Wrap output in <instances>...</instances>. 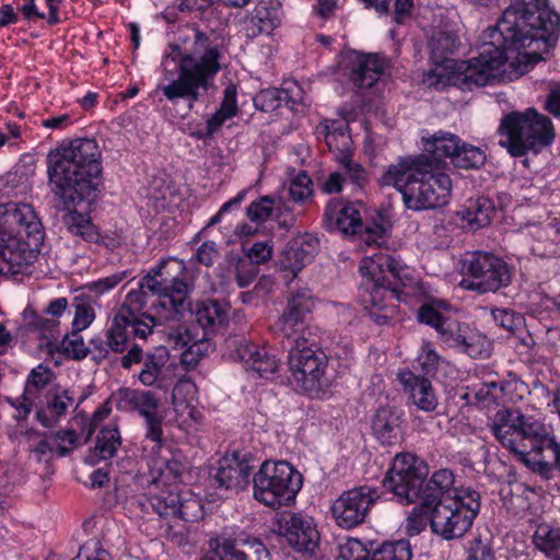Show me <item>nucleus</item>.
<instances>
[{
  "label": "nucleus",
  "instance_id": "40",
  "mask_svg": "<svg viewBox=\"0 0 560 560\" xmlns=\"http://www.w3.org/2000/svg\"><path fill=\"white\" fill-rule=\"evenodd\" d=\"M170 355L165 348L145 353L143 366L138 374L139 382L144 386H154L164 380L163 370Z\"/></svg>",
  "mask_w": 560,
  "mask_h": 560
},
{
  "label": "nucleus",
  "instance_id": "10",
  "mask_svg": "<svg viewBox=\"0 0 560 560\" xmlns=\"http://www.w3.org/2000/svg\"><path fill=\"white\" fill-rule=\"evenodd\" d=\"M452 63H454V70L448 74L439 72L438 69L430 70L424 75V82L435 89L452 85L462 91L482 88L490 82V55L486 50L479 57ZM445 68H448V65H445Z\"/></svg>",
  "mask_w": 560,
  "mask_h": 560
},
{
  "label": "nucleus",
  "instance_id": "32",
  "mask_svg": "<svg viewBox=\"0 0 560 560\" xmlns=\"http://www.w3.org/2000/svg\"><path fill=\"white\" fill-rule=\"evenodd\" d=\"M318 246V238L306 235L300 241L289 244L281 254L279 266L283 271L290 272L291 279L301 271L313 258Z\"/></svg>",
  "mask_w": 560,
  "mask_h": 560
},
{
  "label": "nucleus",
  "instance_id": "52",
  "mask_svg": "<svg viewBox=\"0 0 560 560\" xmlns=\"http://www.w3.org/2000/svg\"><path fill=\"white\" fill-rule=\"evenodd\" d=\"M433 508L424 506L423 503L416 505L407 517L406 530L409 536L419 535L430 524Z\"/></svg>",
  "mask_w": 560,
  "mask_h": 560
},
{
  "label": "nucleus",
  "instance_id": "56",
  "mask_svg": "<svg viewBox=\"0 0 560 560\" xmlns=\"http://www.w3.org/2000/svg\"><path fill=\"white\" fill-rule=\"evenodd\" d=\"M145 420V439L154 442L153 451L160 450L164 443L163 438V416L159 409L143 417Z\"/></svg>",
  "mask_w": 560,
  "mask_h": 560
},
{
  "label": "nucleus",
  "instance_id": "8",
  "mask_svg": "<svg viewBox=\"0 0 560 560\" xmlns=\"http://www.w3.org/2000/svg\"><path fill=\"white\" fill-rule=\"evenodd\" d=\"M429 475V466L417 455L408 452L396 454L387 470L383 486L404 504L418 501L421 486Z\"/></svg>",
  "mask_w": 560,
  "mask_h": 560
},
{
  "label": "nucleus",
  "instance_id": "13",
  "mask_svg": "<svg viewBox=\"0 0 560 560\" xmlns=\"http://www.w3.org/2000/svg\"><path fill=\"white\" fill-rule=\"evenodd\" d=\"M412 290L411 287L388 285L385 282L364 278L360 289V302L368 311L371 320L383 326L389 324L397 315V305L394 302L406 301Z\"/></svg>",
  "mask_w": 560,
  "mask_h": 560
},
{
  "label": "nucleus",
  "instance_id": "2",
  "mask_svg": "<svg viewBox=\"0 0 560 560\" xmlns=\"http://www.w3.org/2000/svg\"><path fill=\"white\" fill-rule=\"evenodd\" d=\"M492 433L533 472L549 480L560 472V443L550 427L517 408L503 407L495 412Z\"/></svg>",
  "mask_w": 560,
  "mask_h": 560
},
{
  "label": "nucleus",
  "instance_id": "28",
  "mask_svg": "<svg viewBox=\"0 0 560 560\" xmlns=\"http://www.w3.org/2000/svg\"><path fill=\"white\" fill-rule=\"evenodd\" d=\"M229 308L230 305L224 301L205 299L191 303L189 299L186 311H190L206 334H214L228 324Z\"/></svg>",
  "mask_w": 560,
  "mask_h": 560
},
{
  "label": "nucleus",
  "instance_id": "49",
  "mask_svg": "<svg viewBox=\"0 0 560 560\" xmlns=\"http://www.w3.org/2000/svg\"><path fill=\"white\" fill-rule=\"evenodd\" d=\"M203 515L205 512L201 500L198 497L188 494L187 497L180 498L174 522L195 523L201 520Z\"/></svg>",
  "mask_w": 560,
  "mask_h": 560
},
{
  "label": "nucleus",
  "instance_id": "22",
  "mask_svg": "<svg viewBox=\"0 0 560 560\" xmlns=\"http://www.w3.org/2000/svg\"><path fill=\"white\" fill-rule=\"evenodd\" d=\"M233 353L231 357L243 363L244 369L260 377H267L279 369V361L265 347H260L246 339L233 341Z\"/></svg>",
  "mask_w": 560,
  "mask_h": 560
},
{
  "label": "nucleus",
  "instance_id": "30",
  "mask_svg": "<svg viewBox=\"0 0 560 560\" xmlns=\"http://www.w3.org/2000/svg\"><path fill=\"white\" fill-rule=\"evenodd\" d=\"M490 270V253L477 250L467 254L462 260L463 279L459 285L463 289L476 291L480 294L490 289V282L485 280L486 272Z\"/></svg>",
  "mask_w": 560,
  "mask_h": 560
},
{
  "label": "nucleus",
  "instance_id": "42",
  "mask_svg": "<svg viewBox=\"0 0 560 560\" xmlns=\"http://www.w3.org/2000/svg\"><path fill=\"white\" fill-rule=\"evenodd\" d=\"M60 203L62 205V209L68 211L63 215L62 221L70 233L81 236L88 242H92L97 238L94 224L85 214L77 211L75 209L82 202H79L75 206L69 208H66L61 201Z\"/></svg>",
  "mask_w": 560,
  "mask_h": 560
},
{
  "label": "nucleus",
  "instance_id": "62",
  "mask_svg": "<svg viewBox=\"0 0 560 560\" xmlns=\"http://www.w3.org/2000/svg\"><path fill=\"white\" fill-rule=\"evenodd\" d=\"M168 48L170 51L165 54L162 67L164 72V80H167L170 81L168 83H172L173 81L177 80L174 78V73L175 71L179 73L180 60L185 54L182 52L178 45H170Z\"/></svg>",
  "mask_w": 560,
  "mask_h": 560
},
{
  "label": "nucleus",
  "instance_id": "27",
  "mask_svg": "<svg viewBox=\"0 0 560 560\" xmlns=\"http://www.w3.org/2000/svg\"><path fill=\"white\" fill-rule=\"evenodd\" d=\"M277 0H259L255 9L243 21V30L248 38L262 34L270 35L281 25Z\"/></svg>",
  "mask_w": 560,
  "mask_h": 560
},
{
  "label": "nucleus",
  "instance_id": "6",
  "mask_svg": "<svg viewBox=\"0 0 560 560\" xmlns=\"http://www.w3.org/2000/svg\"><path fill=\"white\" fill-rule=\"evenodd\" d=\"M288 364L291 372V383L298 390L318 394L331 383L328 375L329 359L316 346L313 334L303 339H291L288 342Z\"/></svg>",
  "mask_w": 560,
  "mask_h": 560
},
{
  "label": "nucleus",
  "instance_id": "16",
  "mask_svg": "<svg viewBox=\"0 0 560 560\" xmlns=\"http://www.w3.org/2000/svg\"><path fill=\"white\" fill-rule=\"evenodd\" d=\"M168 298L159 289H150L145 283V276L139 281L138 288L129 291L119 308H127L126 313L133 318V313L151 314L162 319L182 318L183 310L168 303Z\"/></svg>",
  "mask_w": 560,
  "mask_h": 560
},
{
  "label": "nucleus",
  "instance_id": "45",
  "mask_svg": "<svg viewBox=\"0 0 560 560\" xmlns=\"http://www.w3.org/2000/svg\"><path fill=\"white\" fill-rule=\"evenodd\" d=\"M236 90L234 86H228L224 91V98L220 107L207 120L206 126L213 136L223 124L237 115Z\"/></svg>",
  "mask_w": 560,
  "mask_h": 560
},
{
  "label": "nucleus",
  "instance_id": "36",
  "mask_svg": "<svg viewBox=\"0 0 560 560\" xmlns=\"http://www.w3.org/2000/svg\"><path fill=\"white\" fill-rule=\"evenodd\" d=\"M23 317L27 330L43 341L40 346L51 348L58 341L60 326L58 319L44 317L31 308L23 312Z\"/></svg>",
  "mask_w": 560,
  "mask_h": 560
},
{
  "label": "nucleus",
  "instance_id": "18",
  "mask_svg": "<svg viewBox=\"0 0 560 560\" xmlns=\"http://www.w3.org/2000/svg\"><path fill=\"white\" fill-rule=\"evenodd\" d=\"M417 319L421 324L433 327L450 347L464 346L466 353L470 357L481 353L482 345H479V341L476 345L469 342L462 331L459 322L442 314L434 306L427 303L421 305L417 312Z\"/></svg>",
  "mask_w": 560,
  "mask_h": 560
},
{
  "label": "nucleus",
  "instance_id": "17",
  "mask_svg": "<svg viewBox=\"0 0 560 560\" xmlns=\"http://www.w3.org/2000/svg\"><path fill=\"white\" fill-rule=\"evenodd\" d=\"M279 534L296 552L314 555L320 535L314 520L296 512H285L279 521Z\"/></svg>",
  "mask_w": 560,
  "mask_h": 560
},
{
  "label": "nucleus",
  "instance_id": "58",
  "mask_svg": "<svg viewBox=\"0 0 560 560\" xmlns=\"http://www.w3.org/2000/svg\"><path fill=\"white\" fill-rule=\"evenodd\" d=\"M52 378V372L49 368L42 364L34 368L26 381L25 393L33 394L45 388Z\"/></svg>",
  "mask_w": 560,
  "mask_h": 560
},
{
  "label": "nucleus",
  "instance_id": "20",
  "mask_svg": "<svg viewBox=\"0 0 560 560\" xmlns=\"http://www.w3.org/2000/svg\"><path fill=\"white\" fill-rule=\"evenodd\" d=\"M254 467L245 455L234 452L225 455L218 463L213 480L218 488L241 491L248 487L253 478Z\"/></svg>",
  "mask_w": 560,
  "mask_h": 560
},
{
  "label": "nucleus",
  "instance_id": "11",
  "mask_svg": "<svg viewBox=\"0 0 560 560\" xmlns=\"http://www.w3.org/2000/svg\"><path fill=\"white\" fill-rule=\"evenodd\" d=\"M470 502H464V498L442 501L434 505L430 520L433 533L444 539L462 537L471 526L479 508V502L474 499L476 491H467Z\"/></svg>",
  "mask_w": 560,
  "mask_h": 560
},
{
  "label": "nucleus",
  "instance_id": "34",
  "mask_svg": "<svg viewBox=\"0 0 560 560\" xmlns=\"http://www.w3.org/2000/svg\"><path fill=\"white\" fill-rule=\"evenodd\" d=\"M459 147L460 140L457 136L440 131L433 135L432 139L427 140L424 153L420 155L431 160L432 164L429 167L440 170L444 158H450L451 162L454 161Z\"/></svg>",
  "mask_w": 560,
  "mask_h": 560
},
{
  "label": "nucleus",
  "instance_id": "51",
  "mask_svg": "<svg viewBox=\"0 0 560 560\" xmlns=\"http://www.w3.org/2000/svg\"><path fill=\"white\" fill-rule=\"evenodd\" d=\"M485 161L486 154L479 148L469 144H460L452 164L456 167L468 170L479 167Z\"/></svg>",
  "mask_w": 560,
  "mask_h": 560
},
{
  "label": "nucleus",
  "instance_id": "41",
  "mask_svg": "<svg viewBox=\"0 0 560 560\" xmlns=\"http://www.w3.org/2000/svg\"><path fill=\"white\" fill-rule=\"evenodd\" d=\"M254 104L257 109L265 113L273 112L281 106L294 110L298 100L293 96L292 91L288 89L270 88L258 92L254 97Z\"/></svg>",
  "mask_w": 560,
  "mask_h": 560
},
{
  "label": "nucleus",
  "instance_id": "39",
  "mask_svg": "<svg viewBox=\"0 0 560 560\" xmlns=\"http://www.w3.org/2000/svg\"><path fill=\"white\" fill-rule=\"evenodd\" d=\"M120 444L121 438L117 425H105L97 433L95 446L86 457V462L94 465L102 459L114 457Z\"/></svg>",
  "mask_w": 560,
  "mask_h": 560
},
{
  "label": "nucleus",
  "instance_id": "64",
  "mask_svg": "<svg viewBox=\"0 0 560 560\" xmlns=\"http://www.w3.org/2000/svg\"><path fill=\"white\" fill-rule=\"evenodd\" d=\"M56 452L59 456L68 455L77 445V434L73 430H61L51 435Z\"/></svg>",
  "mask_w": 560,
  "mask_h": 560
},
{
  "label": "nucleus",
  "instance_id": "47",
  "mask_svg": "<svg viewBox=\"0 0 560 560\" xmlns=\"http://www.w3.org/2000/svg\"><path fill=\"white\" fill-rule=\"evenodd\" d=\"M410 542L406 539L384 541L371 556V560H411Z\"/></svg>",
  "mask_w": 560,
  "mask_h": 560
},
{
  "label": "nucleus",
  "instance_id": "46",
  "mask_svg": "<svg viewBox=\"0 0 560 560\" xmlns=\"http://www.w3.org/2000/svg\"><path fill=\"white\" fill-rule=\"evenodd\" d=\"M462 220L476 230L490 224V200L479 197L476 200H469V206L458 211Z\"/></svg>",
  "mask_w": 560,
  "mask_h": 560
},
{
  "label": "nucleus",
  "instance_id": "33",
  "mask_svg": "<svg viewBox=\"0 0 560 560\" xmlns=\"http://www.w3.org/2000/svg\"><path fill=\"white\" fill-rule=\"evenodd\" d=\"M116 408L121 411H136L145 417L159 409L160 400L150 390L121 387L117 390Z\"/></svg>",
  "mask_w": 560,
  "mask_h": 560
},
{
  "label": "nucleus",
  "instance_id": "63",
  "mask_svg": "<svg viewBox=\"0 0 560 560\" xmlns=\"http://www.w3.org/2000/svg\"><path fill=\"white\" fill-rule=\"evenodd\" d=\"M492 318L499 327L510 334H513L523 323L522 315L504 308L492 310Z\"/></svg>",
  "mask_w": 560,
  "mask_h": 560
},
{
  "label": "nucleus",
  "instance_id": "59",
  "mask_svg": "<svg viewBox=\"0 0 560 560\" xmlns=\"http://www.w3.org/2000/svg\"><path fill=\"white\" fill-rule=\"evenodd\" d=\"M347 177L358 188L362 189L369 182V176L363 166L354 162L348 154H345L340 161Z\"/></svg>",
  "mask_w": 560,
  "mask_h": 560
},
{
  "label": "nucleus",
  "instance_id": "25",
  "mask_svg": "<svg viewBox=\"0 0 560 560\" xmlns=\"http://www.w3.org/2000/svg\"><path fill=\"white\" fill-rule=\"evenodd\" d=\"M360 271L365 279L385 282L388 285L397 284L407 288L405 282L407 267L392 255L378 253L362 261Z\"/></svg>",
  "mask_w": 560,
  "mask_h": 560
},
{
  "label": "nucleus",
  "instance_id": "1",
  "mask_svg": "<svg viewBox=\"0 0 560 560\" xmlns=\"http://www.w3.org/2000/svg\"><path fill=\"white\" fill-rule=\"evenodd\" d=\"M560 15L548 0H514L492 26V83L514 81L557 43Z\"/></svg>",
  "mask_w": 560,
  "mask_h": 560
},
{
  "label": "nucleus",
  "instance_id": "38",
  "mask_svg": "<svg viewBox=\"0 0 560 560\" xmlns=\"http://www.w3.org/2000/svg\"><path fill=\"white\" fill-rule=\"evenodd\" d=\"M459 45V38L455 33L442 30L434 31L428 42L430 59L436 66L453 62L454 60L450 59L448 56L453 55Z\"/></svg>",
  "mask_w": 560,
  "mask_h": 560
},
{
  "label": "nucleus",
  "instance_id": "9",
  "mask_svg": "<svg viewBox=\"0 0 560 560\" xmlns=\"http://www.w3.org/2000/svg\"><path fill=\"white\" fill-rule=\"evenodd\" d=\"M144 276L147 287L159 289L168 298V303L186 312L194 287L185 279L186 265L183 260L174 257L164 258Z\"/></svg>",
  "mask_w": 560,
  "mask_h": 560
},
{
  "label": "nucleus",
  "instance_id": "21",
  "mask_svg": "<svg viewBox=\"0 0 560 560\" xmlns=\"http://www.w3.org/2000/svg\"><path fill=\"white\" fill-rule=\"evenodd\" d=\"M387 61L380 54L351 51L347 56L346 69L349 80L358 88H372L384 73Z\"/></svg>",
  "mask_w": 560,
  "mask_h": 560
},
{
  "label": "nucleus",
  "instance_id": "48",
  "mask_svg": "<svg viewBox=\"0 0 560 560\" xmlns=\"http://www.w3.org/2000/svg\"><path fill=\"white\" fill-rule=\"evenodd\" d=\"M80 331L81 330L72 329L70 334L63 336L59 345L56 342L52 347L68 359L79 361L86 358L89 348L85 346Z\"/></svg>",
  "mask_w": 560,
  "mask_h": 560
},
{
  "label": "nucleus",
  "instance_id": "24",
  "mask_svg": "<svg viewBox=\"0 0 560 560\" xmlns=\"http://www.w3.org/2000/svg\"><path fill=\"white\" fill-rule=\"evenodd\" d=\"M431 164V160L423 155L404 158L397 164H392L387 167L380 177L378 184L383 187L393 186L402 195V200L405 201L406 192L410 189L411 184L418 175H421V171Z\"/></svg>",
  "mask_w": 560,
  "mask_h": 560
},
{
  "label": "nucleus",
  "instance_id": "15",
  "mask_svg": "<svg viewBox=\"0 0 560 560\" xmlns=\"http://www.w3.org/2000/svg\"><path fill=\"white\" fill-rule=\"evenodd\" d=\"M378 499L377 490L360 486L343 491L331 504L330 512L336 524L343 529H352L364 523L372 505Z\"/></svg>",
  "mask_w": 560,
  "mask_h": 560
},
{
  "label": "nucleus",
  "instance_id": "35",
  "mask_svg": "<svg viewBox=\"0 0 560 560\" xmlns=\"http://www.w3.org/2000/svg\"><path fill=\"white\" fill-rule=\"evenodd\" d=\"M45 406L36 410V419L45 428L55 427L73 404V397L68 389L61 392L48 390L45 396Z\"/></svg>",
  "mask_w": 560,
  "mask_h": 560
},
{
  "label": "nucleus",
  "instance_id": "55",
  "mask_svg": "<svg viewBox=\"0 0 560 560\" xmlns=\"http://www.w3.org/2000/svg\"><path fill=\"white\" fill-rule=\"evenodd\" d=\"M164 320L151 314L133 313V320L130 324L131 332L136 338L147 339L153 332V327Z\"/></svg>",
  "mask_w": 560,
  "mask_h": 560
},
{
  "label": "nucleus",
  "instance_id": "50",
  "mask_svg": "<svg viewBox=\"0 0 560 560\" xmlns=\"http://www.w3.org/2000/svg\"><path fill=\"white\" fill-rule=\"evenodd\" d=\"M431 483L436 487L442 501L462 499L458 490L454 488V474L452 470L443 468L433 472Z\"/></svg>",
  "mask_w": 560,
  "mask_h": 560
},
{
  "label": "nucleus",
  "instance_id": "44",
  "mask_svg": "<svg viewBox=\"0 0 560 560\" xmlns=\"http://www.w3.org/2000/svg\"><path fill=\"white\" fill-rule=\"evenodd\" d=\"M533 541L537 549L551 560H560V527L541 524L537 527Z\"/></svg>",
  "mask_w": 560,
  "mask_h": 560
},
{
  "label": "nucleus",
  "instance_id": "60",
  "mask_svg": "<svg viewBox=\"0 0 560 560\" xmlns=\"http://www.w3.org/2000/svg\"><path fill=\"white\" fill-rule=\"evenodd\" d=\"M513 277L512 267L499 257L492 256V291L508 287Z\"/></svg>",
  "mask_w": 560,
  "mask_h": 560
},
{
  "label": "nucleus",
  "instance_id": "37",
  "mask_svg": "<svg viewBox=\"0 0 560 560\" xmlns=\"http://www.w3.org/2000/svg\"><path fill=\"white\" fill-rule=\"evenodd\" d=\"M126 310L127 308H118L105 331L107 346L110 348L112 352L117 354H122L128 349V329L133 318L126 313Z\"/></svg>",
  "mask_w": 560,
  "mask_h": 560
},
{
  "label": "nucleus",
  "instance_id": "3",
  "mask_svg": "<svg viewBox=\"0 0 560 560\" xmlns=\"http://www.w3.org/2000/svg\"><path fill=\"white\" fill-rule=\"evenodd\" d=\"M101 155L96 140L90 138L74 139L49 152L50 191L66 208L96 197L103 171Z\"/></svg>",
  "mask_w": 560,
  "mask_h": 560
},
{
  "label": "nucleus",
  "instance_id": "7",
  "mask_svg": "<svg viewBox=\"0 0 560 560\" xmlns=\"http://www.w3.org/2000/svg\"><path fill=\"white\" fill-rule=\"evenodd\" d=\"M253 497L271 509L291 506L303 486V476L285 460H265L253 475Z\"/></svg>",
  "mask_w": 560,
  "mask_h": 560
},
{
  "label": "nucleus",
  "instance_id": "19",
  "mask_svg": "<svg viewBox=\"0 0 560 560\" xmlns=\"http://www.w3.org/2000/svg\"><path fill=\"white\" fill-rule=\"evenodd\" d=\"M1 224L20 237L25 236L38 246L44 238V228L34 208L27 203H8L0 206Z\"/></svg>",
  "mask_w": 560,
  "mask_h": 560
},
{
  "label": "nucleus",
  "instance_id": "29",
  "mask_svg": "<svg viewBox=\"0 0 560 560\" xmlns=\"http://www.w3.org/2000/svg\"><path fill=\"white\" fill-rule=\"evenodd\" d=\"M398 378L408 399L421 411L432 412L439 405L438 395L428 377L411 371L400 372Z\"/></svg>",
  "mask_w": 560,
  "mask_h": 560
},
{
  "label": "nucleus",
  "instance_id": "23",
  "mask_svg": "<svg viewBox=\"0 0 560 560\" xmlns=\"http://www.w3.org/2000/svg\"><path fill=\"white\" fill-rule=\"evenodd\" d=\"M323 223L328 231H338L345 235H354L362 231L363 222L358 205L331 199L326 205Z\"/></svg>",
  "mask_w": 560,
  "mask_h": 560
},
{
  "label": "nucleus",
  "instance_id": "54",
  "mask_svg": "<svg viewBox=\"0 0 560 560\" xmlns=\"http://www.w3.org/2000/svg\"><path fill=\"white\" fill-rule=\"evenodd\" d=\"M338 549L337 560H371L372 553L357 538H348Z\"/></svg>",
  "mask_w": 560,
  "mask_h": 560
},
{
  "label": "nucleus",
  "instance_id": "4",
  "mask_svg": "<svg viewBox=\"0 0 560 560\" xmlns=\"http://www.w3.org/2000/svg\"><path fill=\"white\" fill-rule=\"evenodd\" d=\"M223 43L214 32L192 28V51L180 60L179 77L166 85H159L168 101L183 98L190 106L199 100V90H208L210 81L220 71Z\"/></svg>",
  "mask_w": 560,
  "mask_h": 560
},
{
  "label": "nucleus",
  "instance_id": "57",
  "mask_svg": "<svg viewBox=\"0 0 560 560\" xmlns=\"http://www.w3.org/2000/svg\"><path fill=\"white\" fill-rule=\"evenodd\" d=\"M273 203L271 197L264 196L247 207V217L252 222L262 223L271 217Z\"/></svg>",
  "mask_w": 560,
  "mask_h": 560
},
{
  "label": "nucleus",
  "instance_id": "26",
  "mask_svg": "<svg viewBox=\"0 0 560 560\" xmlns=\"http://www.w3.org/2000/svg\"><path fill=\"white\" fill-rule=\"evenodd\" d=\"M33 242L9 237L0 244V273H23L37 258Z\"/></svg>",
  "mask_w": 560,
  "mask_h": 560
},
{
  "label": "nucleus",
  "instance_id": "12",
  "mask_svg": "<svg viewBox=\"0 0 560 560\" xmlns=\"http://www.w3.org/2000/svg\"><path fill=\"white\" fill-rule=\"evenodd\" d=\"M406 192L405 206L413 211L442 208L448 203L452 182L447 174L425 166Z\"/></svg>",
  "mask_w": 560,
  "mask_h": 560
},
{
  "label": "nucleus",
  "instance_id": "14",
  "mask_svg": "<svg viewBox=\"0 0 560 560\" xmlns=\"http://www.w3.org/2000/svg\"><path fill=\"white\" fill-rule=\"evenodd\" d=\"M315 307V299L307 288L292 290L287 296V306L277 322V334L283 341L303 339L312 334L307 319Z\"/></svg>",
  "mask_w": 560,
  "mask_h": 560
},
{
  "label": "nucleus",
  "instance_id": "31",
  "mask_svg": "<svg viewBox=\"0 0 560 560\" xmlns=\"http://www.w3.org/2000/svg\"><path fill=\"white\" fill-rule=\"evenodd\" d=\"M402 413L394 407H380L372 419V432L383 445H397L402 440Z\"/></svg>",
  "mask_w": 560,
  "mask_h": 560
},
{
  "label": "nucleus",
  "instance_id": "53",
  "mask_svg": "<svg viewBox=\"0 0 560 560\" xmlns=\"http://www.w3.org/2000/svg\"><path fill=\"white\" fill-rule=\"evenodd\" d=\"M210 347L207 340L192 341L180 354V364L186 371L195 369L200 360L208 354Z\"/></svg>",
  "mask_w": 560,
  "mask_h": 560
},
{
  "label": "nucleus",
  "instance_id": "5",
  "mask_svg": "<svg viewBox=\"0 0 560 560\" xmlns=\"http://www.w3.org/2000/svg\"><path fill=\"white\" fill-rule=\"evenodd\" d=\"M498 132L502 137L499 144L515 158H521L529 151L538 153L549 147L556 138L550 118L535 108L505 115Z\"/></svg>",
  "mask_w": 560,
  "mask_h": 560
},
{
  "label": "nucleus",
  "instance_id": "61",
  "mask_svg": "<svg viewBox=\"0 0 560 560\" xmlns=\"http://www.w3.org/2000/svg\"><path fill=\"white\" fill-rule=\"evenodd\" d=\"M289 195L296 202H302L312 195V179L305 172H301L291 180Z\"/></svg>",
  "mask_w": 560,
  "mask_h": 560
},
{
  "label": "nucleus",
  "instance_id": "43",
  "mask_svg": "<svg viewBox=\"0 0 560 560\" xmlns=\"http://www.w3.org/2000/svg\"><path fill=\"white\" fill-rule=\"evenodd\" d=\"M182 495L172 489H162L155 493H150L145 498V503L163 518L176 517L177 506L180 503Z\"/></svg>",
  "mask_w": 560,
  "mask_h": 560
}]
</instances>
